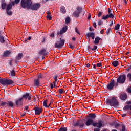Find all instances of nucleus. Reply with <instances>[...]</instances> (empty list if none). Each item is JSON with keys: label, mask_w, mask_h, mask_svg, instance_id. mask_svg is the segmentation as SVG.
Masks as SVG:
<instances>
[{"label": "nucleus", "mask_w": 131, "mask_h": 131, "mask_svg": "<svg viewBox=\"0 0 131 131\" xmlns=\"http://www.w3.org/2000/svg\"><path fill=\"white\" fill-rule=\"evenodd\" d=\"M94 131H100V128H95Z\"/></svg>", "instance_id": "obj_64"}, {"label": "nucleus", "mask_w": 131, "mask_h": 131, "mask_svg": "<svg viewBox=\"0 0 131 131\" xmlns=\"http://www.w3.org/2000/svg\"><path fill=\"white\" fill-rule=\"evenodd\" d=\"M68 46L69 48H70L71 49H72V50H73V49L75 48V47L73 46V45H72L71 43H69Z\"/></svg>", "instance_id": "obj_43"}, {"label": "nucleus", "mask_w": 131, "mask_h": 131, "mask_svg": "<svg viewBox=\"0 0 131 131\" xmlns=\"http://www.w3.org/2000/svg\"><path fill=\"white\" fill-rule=\"evenodd\" d=\"M8 106H10V107H13L14 106V103L12 102V101H8Z\"/></svg>", "instance_id": "obj_32"}, {"label": "nucleus", "mask_w": 131, "mask_h": 131, "mask_svg": "<svg viewBox=\"0 0 131 131\" xmlns=\"http://www.w3.org/2000/svg\"><path fill=\"white\" fill-rule=\"evenodd\" d=\"M60 41H58L57 43H55V48L58 49H62L65 43L66 40L64 39L59 38Z\"/></svg>", "instance_id": "obj_5"}, {"label": "nucleus", "mask_w": 131, "mask_h": 131, "mask_svg": "<svg viewBox=\"0 0 131 131\" xmlns=\"http://www.w3.org/2000/svg\"><path fill=\"white\" fill-rule=\"evenodd\" d=\"M32 96L31 94H29V93H26V94L24 95L21 97V98H23H23H25L26 100H27V99L28 98V100H31Z\"/></svg>", "instance_id": "obj_13"}, {"label": "nucleus", "mask_w": 131, "mask_h": 131, "mask_svg": "<svg viewBox=\"0 0 131 131\" xmlns=\"http://www.w3.org/2000/svg\"><path fill=\"white\" fill-rule=\"evenodd\" d=\"M40 6H41L40 3H35L33 5L31 4L30 6V8L32 10L37 11V10H38V9L40 8Z\"/></svg>", "instance_id": "obj_9"}, {"label": "nucleus", "mask_w": 131, "mask_h": 131, "mask_svg": "<svg viewBox=\"0 0 131 131\" xmlns=\"http://www.w3.org/2000/svg\"><path fill=\"white\" fill-rule=\"evenodd\" d=\"M116 121H114V122L110 123V125H111L112 126H115V124H116Z\"/></svg>", "instance_id": "obj_47"}, {"label": "nucleus", "mask_w": 131, "mask_h": 131, "mask_svg": "<svg viewBox=\"0 0 131 131\" xmlns=\"http://www.w3.org/2000/svg\"><path fill=\"white\" fill-rule=\"evenodd\" d=\"M35 115H40L42 111V107H35L34 108Z\"/></svg>", "instance_id": "obj_12"}, {"label": "nucleus", "mask_w": 131, "mask_h": 131, "mask_svg": "<svg viewBox=\"0 0 131 131\" xmlns=\"http://www.w3.org/2000/svg\"><path fill=\"white\" fill-rule=\"evenodd\" d=\"M67 130L68 128L67 127H61L58 129V131H67Z\"/></svg>", "instance_id": "obj_34"}, {"label": "nucleus", "mask_w": 131, "mask_h": 131, "mask_svg": "<svg viewBox=\"0 0 131 131\" xmlns=\"http://www.w3.org/2000/svg\"><path fill=\"white\" fill-rule=\"evenodd\" d=\"M10 10H13V6L11 4L7 5L6 7V11H9Z\"/></svg>", "instance_id": "obj_24"}, {"label": "nucleus", "mask_w": 131, "mask_h": 131, "mask_svg": "<svg viewBox=\"0 0 131 131\" xmlns=\"http://www.w3.org/2000/svg\"><path fill=\"white\" fill-rule=\"evenodd\" d=\"M102 13L101 12V11H99L97 15L99 17H100L102 16Z\"/></svg>", "instance_id": "obj_53"}, {"label": "nucleus", "mask_w": 131, "mask_h": 131, "mask_svg": "<svg viewBox=\"0 0 131 131\" xmlns=\"http://www.w3.org/2000/svg\"><path fill=\"white\" fill-rule=\"evenodd\" d=\"M84 124L83 123H80L79 121H77L75 123L73 124V126L75 127H77L79 126L80 128H82L83 127Z\"/></svg>", "instance_id": "obj_15"}, {"label": "nucleus", "mask_w": 131, "mask_h": 131, "mask_svg": "<svg viewBox=\"0 0 131 131\" xmlns=\"http://www.w3.org/2000/svg\"><path fill=\"white\" fill-rule=\"evenodd\" d=\"M113 11L112 10L111 8H108V14L102 16V19L106 20V19L108 18H114V15L113 14Z\"/></svg>", "instance_id": "obj_4"}, {"label": "nucleus", "mask_w": 131, "mask_h": 131, "mask_svg": "<svg viewBox=\"0 0 131 131\" xmlns=\"http://www.w3.org/2000/svg\"><path fill=\"white\" fill-rule=\"evenodd\" d=\"M62 31H61V30H60V31H58L57 32V35H62Z\"/></svg>", "instance_id": "obj_50"}, {"label": "nucleus", "mask_w": 131, "mask_h": 131, "mask_svg": "<svg viewBox=\"0 0 131 131\" xmlns=\"http://www.w3.org/2000/svg\"><path fill=\"white\" fill-rule=\"evenodd\" d=\"M120 27V24L118 23L115 26L114 29L115 30H119Z\"/></svg>", "instance_id": "obj_36"}, {"label": "nucleus", "mask_w": 131, "mask_h": 131, "mask_svg": "<svg viewBox=\"0 0 131 131\" xmlns=\"http://www.w3.org/2000/svg\"><path fill=\"white\" fill-rule=\"evenodd\" d=\"M34 85L36 86V87H38V86L40 85L39 79L37 78L36 79H34Z\"/></svg>", "instance_id": "obj_19"}, {"label": "nucleus", "mask_w": 131, "mask_h": 131, "mask_svg": "<svg viewBox=\"0 0 131 131\" xmlns=\"http://www.w3.org/2000/svg\"><path fill=\"white\" fill-rule=\"evenodd\" d=\"M0 83L3 85H11L14 83L13 80L5 78H0Z\"/></svg>", "instance_id": "obj_3"}, {"label": "nucleus", "mask_w": 131, "mask_h": 131, "mask_svg": "<svg viewBox=\"0 0 131 131\" xmlns=\"http://www.w3.org/2000/svg\"><path fill=\"white\" fill-rule=\"evenodd\" d=\"M126 79V76L125 74L120 75L118 78V82H119L121 84L125 83Z\"/></svg>", "instance_id": "obj_7"}, {"label": "nucleus", "mask_w": 131, "mask_h": 131, "mask_svg": "<svg viewBox=\"0 0 131 131\" xmlns=\"http://www.w3.org/2000/svg\"><path fill=\"white\" fill-rule=\"evenodd\" d=\"M95 33H94V32L93 33V35H92V39H95Z\"/></svg>", "instance_id": "obj_58"}, {"label": "nucleus", "mask_w": 131, "mask_h": 131, "mask_svg": "<svg viewBox=\"0 0 131 131\" xmlns=\"http://www.w3.org/2000/svg\"><path fill=\"white\" fill-rule=\"evenodd\" d=\"M122 131H127L126 130V127H125L124 125H122Z\"/></svg>", "instance_id": "obj_52"}, {"label": "nucleus", "mask_w": 131, "mask_h": 131, "mask_svg": "<svg viewBox=\"0 0 131 131\" xmlns=\"http://www.w3.org/2000/svg\"><path fill=\"white\" fill-rule=\"evenodd\" d=\"M95 118H96V115H91L90 119H88L86 122V125L87 126H89L90 125H92L94 122L92 119H95Z\"/></svg>", "instance_id": "obj_10"}, {"label": "nucleus", "mask_w": 131, "mask_h": 131, "mask_svg": "<svg viewBox=\"0 0 131 131\" xmlns=\"http://www.w3.org/2000/svg\"><path fill=\"white\" fill-rule=\"evenodd\" d=\"M20 0H15L14 2L16 4H19L20 3Z\"/></svg>", "instance_id": "obj_60"}, {"label": "nucleus", "mask_w": 131, "mask_h": 131, "mask_svg": "<svg viewBox=\"0 0 131 131\" xmlns=\"http://www.w3.org/2000/svg\"><path fill=\"white\" fill-rule=\"evenodd\" d=\"M23 56V53H18V55H17V56L15 57V60H21Z\"/></svg>", "instance_id": "obj_18"}, {"label": "nucleus", "mask_w": 131, "mask_h": 131, "mask_svg": "<svg viewBox=\"0 0 131 131\" xmlns=\"http://www.w3.org/2000/svg\"><path fill=\"white\" fill-rule=\"evenodd\" d=\"M11 75L12 76V77H15V76L16 75L15 72V71H14V70H12L11 71Z\"/></svg>", "instance_id": "obj_40"}, {"label": "nucleus", "mask_w": 131, "mask_h": 131, "mask_svg": "<svg viewBox=\"0 0 131 131\" xmlns=\"http://www.w3.org/2000/svg\"><path fill=\"white\" fill-rule=\"evenodd\" d=\"M23 102V97H20V98L18 99L15 101V104L17 105V106H22Z\"/></svg>", "instance_id": "obj_11"}, {"label": "nucleus", "mask_w": 131, "mask_h": 131, "mask_svg": "<svg viewBox=\"0 0 131 131\" xmlns=\"http://www.w3.org/2000/svg\"><path fill=\"white\" fill-rule=\"evenodd\" d=\"M6 14H8L9 16H11L13 14L12 10H7Z\"/></svg>", "instance_id": "obj_29"}, {"label": "nucleus", "mask_w": 131, "mask_h": 131, "mask_svg": "<svg viewBox=\"0 0 131 131\" xmlns=\"http://www.w3.org/2000/svg\"><path fill=\"white\" fill-rule=\"evenodd\" d=\"M53 84H54V87L55 88H57V84H56V82H53Z\"/></svg>", "instance_id": "obj_62"}, {"label": "nucleus", "mask_w": 131, "mask_h": 131, "mask_svg": "<svg viewBox=\"0 0 131 131\" xmlns=\"http://www.w3.org/2000/svg\"><path fill=\"white\" fill-rule=\"evenodd\" d=\"M106 104L111 106L117 107L119 106V101L115 98V97H112V98L107 99L106 100Z\"/></svg>", "instance_id": "obj_1"}, {"label": "nucleus", "mask_w": 131, "mask_h": 131, "mask_svg": "<svg viewBox=\"0 0 131 131\" xmlns=\"http://www.w3.org/2000/svg\"><path fill=\"white\" fill-rule=\"evenodd\" d=\"M9 106V104L8 103L6 102L5 101H4V102H2L1 103V106L2 107H7Z\"/></svg>", "instance_id": "obj_25"}, {"label": "nucleus", "mask_w": 131, "mask_h": 131, "mask_svg": "<svg viewBox=\"0 0 131 131\" xmlns=\"http://www.w3.org/2000/svg\"><path fill=\"white\" fill-rule=\"evenodd\" d=\"M100 39H101V38H100L99 36L96 37L95 40H94V44H95V45L99 44V42Z\"/></svg>", "instance_id": "obj_20"}, {"label": "nucleus", "mask_w": 131, "mask_h": 131, "mask_svg": "<svg viewBox=\"0 0 131 131\" xmlns=\"http://www.w3.org/2000/svg\"><path fill=\"white\" fill-rule=\"evenodd\" d=\"M119 63L118 61L115 60V61H113L112 62V65L113 67H116L119 66Z\"/></svg>", "instance_id": "obj_23"}, {"label": "nucleus", "mask_w": 131, "mask_h": 131, "mask_svg": "<svg viewBox=\"0 0 131 131\" xmlns=\"http://www.w3.org/2000/svg\"><path fill=\"white\" fill-rule=\"evenodd\" d=\"M21 7L24 9L29 10L31 8V6L32 5L31 0H21L20 2Z\"/></svg>", "instance_id": "obj_2"}, {"label": "nucleus", "mask_w": 131, "mask_h": 131, "mask_svg": "<svg viewBox=\"0 0 131 131\" xmlns=\"http://www.w3.org/2000/svg\"><path fill=\"white\" fill-rule=\"evenodd\" d=\"M39 54L42 55V56H47L48 53H47V50L46 49H42L41 51H39Z\"/></svg>", "instance_id": "obj_16"}, {"label": "nucleus", "mask_w": 131, "mask_h": 131, "mask_svg": "<svg viewBox=\"0 0 131 131\" xmlns=\"http://www.w3.org/2000/svg\"><path fill=\"white\" fill-rule=\"evenodd\" d=\"M60 11L62 14H65L66 13V7L64 6H61Z\"/></svg>", "instance_id": "obj_21"}, {"label": "nucleus", "mask_w": 131, "mask_h": 131, "mask_svg": "<svg viewBox=\"0 0 131 131\" xmlns=\"http://www.w3.org/2000/svg\"><path fill=\"white\" fill-rule=\"evenodd\" d=\"M7 3L4 2V3H2L1 4V8L2 9V10H5V9H6V8H7Z\"/></svg>", "instance_id": "obj_26"}, {"label": "nucleus", "mask_w": 131, "mask_h": 131, "mask_svg": "<svg viewBox=\"0 0 131 131\" xmlns=\"http://www.w3.org/2000/svg\"><path fill=\"white\" fill-rule=\"evenodd\" d=\"M119 83H120V82L118 81V78H117V82H116V83L115 82V87L117 88V86H118Z\"/></svg>", "instance_id": "obj_48"}, {"label": "nucleus", "mask_w": 131, "mask_h": 131, "mask_svg": "<svg viewBox=\"0 0 131 131\" xmlns=\"http://www.w3.org/2000/svg\"><path fill=\"white\" fill-rule=\"evenodd\" d=\"M58 91L60 94H62L64 93V90L63 89H59Z\"/></svg>", "instance_id": "obj_42"}, {"label": "nucleus", "mask_w": 131, "mask_h": 131, "mask_svg": "<svg viewBox=\"0 0 131 131\" xmlns=\"http://www.w3.org/2000/svg\"><path fill=\"white\" fill-rule=\"evenodd\" d=\"M123 109L124 110H127L128 109L130 110V105H125L123 107Z\"/></svg>", "instance_id": "obj_35"}, {"label": "nucleus", "mask_w": 131, "mask_h": 131, "mask_svg": "<svg viewBox=\"0 0 131 131\" xmlns=\"http://www.w3.org/2000/svg\"><path fill=\"white\" fill-rule=\"evenodd\" d=\"M110 31H111V28H108L107 30H106V35H109Z\"/></svg>", "instance_id": "obj_44"}, {"label": "nucleus", "mask_w": 131, "mask_h": 131, "mask_svg": "<svg viewBox=\"0 0 131 131\" xmlns=\"http://www.w3.org/2000/svg\"><path fill=\"white\" fill-rule=\"evenodd\" d=\"M120 98L122 100H126V98H127V96L126 94H121L120 96Z\"/></svg>", "instance_id": "obj_22"}, {"label": "nucleus", "mask_w": 131, "mask_h": 131, "mask_svg": "<svg viewBox=\"0 0 131 131\" xmlns=\"http://www.w3.org/2000/svg\"><path fill=\"white\" fill-rule=\"evenodd\" d=\"M11 54V52L9 50H6L4 51L3 57L6 58L7 57L9 56V55Z\"/></svg>", "instance_id": "obj_17"}, {"label": "nucleus", "mask_w": 131, "mask_h": 131, "mask_svg": "<svg viewBox=\"0 0 131 131\" xmlns=\"http://www.w3.org/2000/svg\"><path fill=\"white\" fill-rule=\"evenodd\" d=\"M97 48L98 47L96 45H94L93 48H91V50L95 52Z\"/></svg>", "instance_id": "obj_41"}, {"label": "nucleus", "mask_w": 131, "mask_h": 131, "mask_svg": "<svg viewBox=\"0 0 131 131\" xmlns=\"http://www.w3.org/2000/svg\"><path fill=\"white\" fill-rule=\"evenodd\" d=\"M5 42V38L3 36L0 35V42L1 43H4Z\"/></svg>", "instance_id": "obj_28"}, {"label": "nucleus", "mask_w": 131, "mask_h": 131, "mask_svg": "<svg viewBox=\"0 0 131 131\" xmlns=\"http://www.w3.org/2000/svg\"><path fill=\"white\" fill-rule=\"evenodd\" d=\"M70 21H71L70 17H67V18H66V24L70 23Z\"/></svg>", "instance_id": "obj_38"}, {"label": "nucleus", "mask_w": 131, "mask_h": 131, "mask_svg": "<svg viewBox=\"0 0 131 131\" xmlns=\"http://www.w3.org/2000/svg\"><path fill=\"white\" fill-rule=\"evenodd\" d=\"M75 32L78 33V35H80V32H79L78 29L77 28H75Z\"/></svg>", "instance_id": "obj_51"}, {"label": "nucleus", "mask_w": 131, "mask_h": 131, "mask_svg": "<svg viewBox=\"0 0 131 131\" xmlns=\"http://www.w3.org/2000/svg\"><path fill=\"white\" fill-rule=\"evenodd\" d=\"M62 118V120H67V116H63Z\"/></svg>", "instance_id": "obj_61"}, {"label": "nucleus", "mask_w": 131, "mask_h": 131, "mask_svg": "<svg viewBox=\"0 0 131 131\" xmlns=\"http://www.w3.org/2000/svg\"><path fill=\"white\" fill-rule=\"evenodd\" d=\"M97 66L98 67H102V64H101V63H98L97 64Z\"/></svg>", "instance_id": "obj_63"}, {"label": "nucleus", "mask_w": 131, "mask_h": 131, "mask_svg": "<svg viewBox=\"0 0 131 131\" xmlns=\"http://www.w3.org/2000/svg\"><path fill=\"white\" fill-rule=\"evenodd\" d=\"M120 127V124L118 123L117 122H116V123H115V127L116 128V129H117V128Z\"/></svg>", "instance_id": "obj_39"}, {"label": "nucleus", "mask_w": 131, "mask_h": 131, "mask_svg": "<svg viewBox=\"0 0 131 131\" xmlns=\"http://www.w3.org/2000/svg\"><path fill=\"white\" fill-rule=\"evenodd\" d=\"M127 91H128V93H130L131 94V85H130V88H128L127 89Z\"/></svg>", "instance_id": "obj_55"}, {"label": "nucleus", "mask_w": 131, "mask_h": 131, "mask_svg": "<svg viewBox=\"0 0 131 131\" xmlns=\"http://www.w3.org/2000/svg\"><path fill=\"white\" fill-rule=\"evenodd\" d=\"M89 31H94V28L92 27V26H91V27L89 28Z\"/></svg>", "instance_id": "obj_57"}, {"label": "nucleus", "mask_w": 131, "mask_h": 131, "mask_svg": "<svg viewBox=\"0 0 131 131\" xmlns=\"http://www.w3.org/2000/svg\"><path fill=\"white\" fill-rule=\"evenodd\" d=\"M127 78H128L129 81L131 82V73H128L127 75Z\"/></svg>", "instance_id": "obj_45"}, {"label": "nucleus", "mask_w": 131, "mask_h": 131, "mask_svg": "<svg viewBox=\"0 0 131 131\" xmlns=\"http://www.w3.org/2000/svg\"><path fill=\"white\" fill-rule=\"evenodd\" d=\"M115 87V80L114 79H112L111 81L110 82V83H108L106 88L108 90L110 91H111V90H114Z\"/></svg>", "instance_id": "obj_6"}, {"label": "nucleus", "mask_w": 131, "mask_h": 131, "mask_svg": "<svg viewBox=\"0 0 131 131\" xmlns=\"http://www.w3.org/2000/svg\"><path fill=\"white\" fill-rule=\"evenodd\" d=\"M13 63V60H10V62H9L10 66H11V67L13 66V63Z\"/></svg>", "instance_id": "obj_56"}, {"label": "nucleus", "mask_w": 131, "mask_h": 131, "mask_svg": "<svg viewBox=\"0 0 131 131\" xmlns=\"http://www.w3.org/2000/svg\"><path fill=\"white\" fill-rule=\"evenodd\" d=\"M102 24H103V21H102V20H101V19L99 20L98 23V25L101 26L102 25Z\"/></svg>", "instance_id": "obj_49"}, {"label": "nucleus", "mask_w": 131, "mask_h": 131, "mask_svg": "<svg viewBox=\"0 0 131 131\" xmlns=\"http://www.w3.org/2000/svg\"><path fill=\"white\" fill-rule=\"evenodd\" d=\"M28 108H29V106H28V105H26L25 107V110L26 111L27 113L26 112H25L23 115H26V114H29L28 112H29V111H28Z\"/></svg>", "instance_id": "obj_31"}, {"label": "nucleus", "mask_w": 131, "mask_h": 131, "mask_svg": "<svg viewBox=\"0 0 131 131\" xmlns=\"http://www.w3.org/2000/svg\"><path fill=\"white\" fill-rule=\"evenodd\" d=\"M102 123H103V122H102V121L99 120L98 123H93V125L94 127L97 126V127H98L99 128L102 127V126H103Z\"/></svg>", "instance_id": "obj_14"}, {"label": "nucleus", "mask_w": 131, "mask_h": 131, "mask_svg": "<svg viewBox=\"0 0 131 131\" xmlns=\"http://www.w3.org/2000/svg\"><path fill=\"white\" fill-rule=\"evenodd\" d=\"M58 75H55L53 76V79L55 80L54 82H57L58 81Z\"/></svg>", "instance_id": "obj_37"}, {"label": "nucleus", "mask_w": 131, "mask_h": 131, "mask_svg": "<svg viewBox=\"0 0 131 131\" xmlns=\"http://www.w3.org/2000/svg\"><path fill=\"white\" fill-rule=\"evenodd\" d=\"M48 102V99H46L43 102V106H45L46 108H48V105H47Z\"/></svg>", "instance_id": "obj_33"}, {"label": "nucleus", "mask_w": 131, "mask_h": 131, "mask_svg": "<svg viewBox=\"0 0 131 131\" xmlns=\"http://www.w3.org/2000/svg\"><path fill=\"white\" fill-rule=\"evenodd\" d=\"M93 27H94L95 28V29H96V28L97 27V24H96V22L93 23Z\"/></svg>", "instance_id": "obj_54"}, {"label": "nucleus", "mask_w": 131, "mask_h": 131, "mask_svg": "<svg viewBox=\"0 0 131 131\" xmlns=\"http://www.w3.org/2000/svg\"><path fill=\"white\" fill-rule=\"evenodd\" d=\"M42 78V76L41 75H38V80L39 81V79Z\"/></svg>", "instance_id": "obj_59"}, {"label": "nucleus", "mask_w": 131, "mask_h": 131, "mask_svg": "<svg viewBox=\"0 0 131 131\" xmlns=\"http://www.w3.org/2000/svg\"><path fill=\"white\" fill-rule=\"evenodd\" d=\"M47 19H48L49 20H51L52 17H51V16H50V15H47L46 16Z\"/></svg>", "instance_id": "obj_46"}, {"label": "nucleus", "mask_w": 131, "mask_h": 131, "mask_svg": "<svg viewBox=\"0 0 131 131\" xmlns=\"http://www.w3.org/2000/svg\"><path fill=\"white\" fill-rule=\"evenodd\" d=\"M68 29V26H66L64 27H63L62 29H61V31H62V34L64 33H66Z\"/></svg>", "instance_id": "obj_27"}, {"label": "nucleus", "mask_w": 131, "mask_h": 131, "mask_svg": "<svg viewBox=\"0 0 131 131\" xmlns=\"http://www.w3.org/2000/svg\"><path fill=\"white\" fill-rule=\"evenodd\" d=\"M77 11H78V12L74 11V13H73V16L75 17H79V14H80V13H81L82 12V7H78Z\"/></svg>", "instance_id": "obj_8"}, {"label": "nucleus", "mask_w": 131, "mask_h": 131, "mask_svg": "<svg viewBox=\"0 0 131 131\" xmlns=\"http://www.w3.org/2000/svg\"><path fill=\"white\" fill-rule=\"evenodd\" d=\"M93 35V32H89L86 34V38H89L90 37H92Z\"/></svg>", "instance_id": "obj_30"}]
</instances>
